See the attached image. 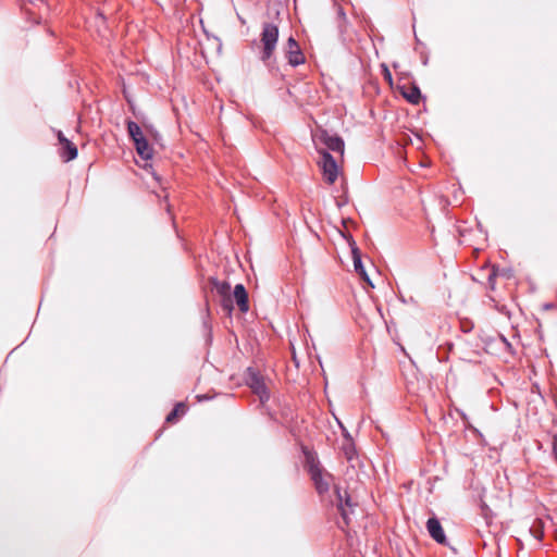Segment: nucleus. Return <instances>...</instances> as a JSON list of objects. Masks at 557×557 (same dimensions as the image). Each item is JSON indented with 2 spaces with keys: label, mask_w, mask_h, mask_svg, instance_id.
Here are the masks:
<instances>
[{
  "label": "nucleus",
  "mask_w": 557,
  "mask_h": 557,
  "mask_svg": "<svg viewBox=\"0 0 557 557\" xmlns=\"http://www.w3.org/2000/svg\"><path fill=\"white\" fill-rule=\"evenodd\" d=\"M313 144L320 154L322 151L332 150L338 152L339 156L344 153V141L336 135L329 134L324 129H318L312 134Z\"/></svg>",
  "instance_id": "1"
},
{
  "label": "nucleus",
  "mask_w": 557,
  "mask_h": 557,
  "mask_svg": "<svg viewBox=\"0 0 557 557\" xmlns=\"http://www.w3.org/2000/svg\"><path fill=\"white\" fill-rule=\"evenodd\" d=\"M318 164L322 171L324 181L329 184H334L341 171L334 157H332L327 151H322Z\"/></svg>",
  "instance_id": "2"
},
{
  "label": "nucleus",
  "mask_w": 557,
  "mask_h": 557,
  "mask_svg": "<svg viewBox=\"0 0 557 557\" xmlns=\"http://www.w3.org/2000/svg\"><path fill=\"white\" fill-rule=\"evenodd\" d=\"M309 471L311 474V479L314 482L315 488L320 495L327 493L330 486L333 483V476L324 471L318 463L314 461L310 462Z\"/></svg>",
  "instance_id": "3"
},
{
  "label": "nucleus",
  "mask_w": 557,
  "mask_h": 557,
  "mask_svg": "<svg viewBox=\"0 0 557 557\" xmlns=\"http://www.w3.org/2000/svg\"><path fill=\"white\" fill-rule=\"evenodd\" d=\"M278 38V29L275 25L272 24H265L262 32V45H263V51H262V59L267 60L271 58L276 42Z\"/></svg>",
  "instance_id": "4"
},
{
  "label": "nucleus",
  "mask_w": 557,
  "mask_h": 557,
  "mask_svg": "<svg viewBox=\"0 0 557 557\" xmlns=\"http://www.w3.org/2000/svg\"><path fill=\"white\" fill-rule=\"evenodd\" d=\"M60 143V154L64 161L74 160L77 157V148L67 138H65L62 132L58 133Z\"/></svg>",
  "instance_id": "5"
},
{
  "label": "nucleus",
  "mask_w": 557,
  "mask_h": 557,
  "mask_svg": "<svg viewBox=\"0 0 557 557\" xmlns=\"http://www.w3.org/2000/svg\"><path fill=\"white\" fill-rule=\"evenodd\" d=\"M286 55L288 58V62L296 66L304 62V55L299 49L297 41L289 37L286 44Z\"/></svg>",
  "instance_id": "6"
},
{
  "label": "nucleus",
  "mask_w": 557,
  "mask_h": 557,
  "mask_svg": "<svg viewBox=\"0 0 557 557\" xmlns=\"http://www.w3.org/2000/svg\"><path fill=\"white\" fill-rule=\"evenodd\" d=\"M250 387L253 391V393H256L259 396L262 403L269 399L268 387L261 377L252 375L250 379Z\"/></svg>",
  "instance_id": "7"
},
{
  "label": "nucleus",
  "mask_w": 557,
  "mask_h": 557,
  "mask_svg": "<svg viewBox=\"0 0 557 557\" xmlns=\"http://www.w3.org/2000/svg\"><path fill=\"white\" fill-rule=\"evenodd\" d=\"M430 535L438 543L445 542V533L440 521L436 518H430L426 522Z\"/></svg>",
  "instance_id": "8"
},
{
  "label": "nucleus",
  "mask_w": 557,
  "mask_h": 557,
  "mask_svg": "<svg viewBox=\"0 0 557 557\" xmlns=\"http://www.w3.org/2000/svg\"><path fill=\"white\" fill-rule=\"evenodd\" d=\"M234 299L238 305L240 311L247 312L249 309L248 306V295L246 293L245 287L242 284H237L234 288Z\"/></svg>",
  "instance_id": "9"
},
{
  "label": "nucleus",
  "mask_w": 557,
  "mask_h": 557,
  "mask_svg": "<svg viewBox=\"0 0 557 557\" xmlns=\"http://www.w3.org/2000/svg\"><path fill=\"white\" fill-rule=\"evenodd\" d=\"M352 251V259H354V268H355V271L369 284L373 287V284L371 283L367 272H366V269L361 262V257H360V253H359V250L357 247H352L351 249Z\"/></svg>",
  "instance_id": "10"
},
{
  "label": "nucleus",
  "mask_w": 557,
  "mask_h": 557,
  "mask_svg": "<svg viewBox=\"0 0 557 557\" xmlns=\"http://www.w3.org/2000/svg\"><path fill=\"white\" fill-rule=\"evenodd\" d=\"M335 495L337 499V508L342 513V517L346 523H348L349 512L348 507L350 508V499L348 496L345 495V503H344V496L342 495L341 491L338 488L335 490Z\"/></svg>",
  "instance_id": "11"
},
{
  "label": "nucleus",
  "mask_w": 557,
  "mask_h": 557,
  "mask_svg": "<svg viewBox=\"0 0 557 557\" xmlns=\"http://www.w3.org/2000/svg\"><path fill=\"white\" fill-rule=\"evenodd\" d=\"M135 147L138 156L143 160L148 161L152 158L153 150L146 139L135 143Z\"/></svg>",
  "instance_id": "12"
},
{
  "label": "nucleus",
  "mask_w": 557,
  "mask_h": 557,
  "mask_svg": "<svg viewBox=\"0 0 557 557\" xmlns=\"http://www.w3.org/2000/svg\"><path fill=\"white\" fill-rule=\"evenodd\" d=\"M127 128H128V134L129 136L132 137V139L134 140V144L139 141V140H144L146 139L143 135V131L141 128L139 127L138 124H136L135 122H128L127 124Z\"/></svg>",
  "instance_id": "13"
},
{
  "label": "nucleus",
  "mask_w": 557,
  "mask_h": 557,
  "mask_svg": "<svg viewBox=\"0 0 557 557\" xmlns=\"http://www.w3.org/2000/svg\"><path fill=\"white\" fill-rule=\"evenodd\" d=\"M186 411L185 405L180 403L175 406L172 412H170L166 417L168 422H173L178 414H184Z\"/></svg>",
  "instance_id": "14"
},
{
  "label": "nucleus",
  "mask_w": 557,
  "mask_h": 557,
  "mask_svg": "<svg viewBox=\"0 0 557 557\" xmlns=\"http://www.w3.org/2000/svg\"><path fill=\"white\" fill-rule=\"evenodd\" d=\"M530 532L536 540H541L543 537V522L541 520L535 521Z\"/></svg>",
  "instance_id": "15"
},
{
  "label": "nucleus",
  "mask_w": 557,
  "mask_h": 557,
  "mask_svg": "<svg viewBox=\"0 0 557 557\" xmlns=\"http://www.w3.org/2000/svg\"><path fill=\"white\" fill-rule=\"evenodd\" d=\"M404 96L411 102L418 103L420 100V90L417 87L410 88L408 92H404Z\"/></svg>",
  "instance_id": "16"
},
{
  "label": "nucleus",
  "mask_w": 557,
  "mask_h": 557,
  "mask_svg": "<svg viewBox=\"0 0 557 557\" xmlns=\"http://www.w3.org/2000/svg\"><path fill=\"white\" fill-rule=\"evenodd\" d=\"M382 67H383V73H384L385 79L388 81L389 83H392V74H391L389 70L385 65H382Z\"/></svg>",
  "instance_id": "17"
},
{
  "label": "nucleus",
  "mask_w": 557,
  "mask_h": 557,
  "mask_svg": "<svg viewBox=\"0 0 557 557\" xmlns=\"http://www.w3.org/2000/svg\"><path fill=\"white\" fill-rule=\"evenodd\" d=\"M554 453H555V456L557 459V438H555V441H554Z\"/></svg>",
  "instance_id": "18"
}]
</instances>
